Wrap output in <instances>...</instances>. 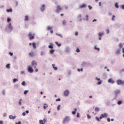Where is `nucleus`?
I'll use <instances>...</instances> for the list:
<instances>
[{
	"label": "nucleus",
	"instance_id": "c9c22d12",
	"mask_svg": "<svg viewBox=\"0 0 124 124\" xmlns=\"http://www.w3.org/2000/svg\"><path fill=\"white\" fill-rule=\"evenodd\" d=\"M45 55V52L44 51H41V56H44Z\"/></svg>",
	"mask_w": 124,
	"mask_h": 124
},
{
	"label": "nucleus",
	"instance_id": "ddd939ff",
	"mask_svg": "<svg viewBox=\"0 0 124 124\" xmlns=\"http://www.w3.org/2000/svg\"><path fill=\"white\" fill-rule=\"evenodd\" d=\"M86 6H87V5H86V4H85V3H83L79 6V9L85 8V7H86Z\"/></svg>",
	"mask_w": 124,
	"mask_h": 124
},
{
	"label": "nucleus",
	"instance_id": "de8ad7c7",
	"mask_svg": "<svg viewBox=\"0 0 124 124\" xmlns=\"http://www.w3.org/2000/svg\"><path fill=\"white\" fill-rule=\"evenodd\" d=\"M91 118H92V117L90 115L87 114V118L88 119V120H90Z\"/></svg>",
	"mask_w": 124,
	"mask_h": 124
},
{
	"label": "nucleus",
	"instance_id": "ea45409f",
	"mask_svg": "<svg viewBox=\"0 0 124 124\" xmlns=\"http://www.w3.org/2000/svg\"><path fill=\"white\" fill-rule=\"evenodd\" d=\"M29 93V90H25L24 92V94H27Z\"/></svg>",
	"mask_w": 124,
	"mask_h": 124
},
{
	"label": "nucleus",
	"instance_id": "6e6552de",
	"mask_svg": "<svg viewBox=\"0 0 124 124\" xmlns=\"http://www.w3.org/2000/svg\"><path fill=\"white\" fill-rule=\"evenodd\" d=\"M108 83H109L110 84H114L115 83V81L113 80L112 78H109L108 80Z\"/></svg>",
	"mask_w": 124,
	"mask_h": 124
},
{
	"label": "nucleus",
	"instance_id": "37998d69",
	"mask_svg": "<svg viewBox=\"0 0 124 124\" xmlns=\"http://www.w3.org/2000/svg\"><path fill=\"white\" fill-rule=\"evenodd\" d=\"M21 85L22 86H26V82L25 81L22 82V83H21Z\"/></svg>",
	"mask_w": 124,
	"mask_h": 124
},
{
	"label": "nucleus",
	"instance_id": "4c0bfd02",
	"mask_svg": "<svg viewBox=\"0 0 124 124\" xmlns=\"http://www.w3.org/2000/svg\"><path fill=\"white\" fill-rule=\"evenodd\" d=\"M97 84L98 85H101V84H102V81L101 80H99V81L97 83Z\"/></svg>",
	"mask_w": 124,
	"mask_h": 124
},
{
	"label": "nucleus",
	"instance_id": "774afa93",
	"mask_svg": "<svg viewBox=\"0 0 124 124\" xmlns=\"http://www.w3.org/2000/svg\"><path fill=\"white\" fill-rule=\"evenodd\" d=\"M122 9L124 10V4L122 5Z\"/></svg>",
	"mask_w": 124,
	"mask_h": 124
},
{
	"label": "nucleus",
	"instance_id": "58836bf2",
	"mask_svg": "<svg viewBox=\"0 0 124 124\" xmlns=\"http://www.w3.org/2000/svg\"><path fill=\"white\" fill-rule=\"evenodd\" d=\"M60 108H61V105H59L57 107V110L60 111Z\"/></svg>",
	"mask_w": 124,
	"mask_h": 124
},
{
	"label": "nucleus",
	"instance_id": "e433bc0d",
	"mask_svg": "<svg viewBox=\"0 0 124 124\" xmlns=\"http://www.w3.org/2000/svg\"><path fill=\"white\" fill-rule=\"evenodd\" d=\"M62 24L64 26L66 24V20H63L62 21Z\"/></svg>",
	"mask_w": 124,
	"mask_h": 124
},
{
	"label": "nucleus",
	"instance_id": "8fccbe9b",
	"mask_svg": "<svg viewBox=\"0 0 124 124\" xmlns=\"http://www.w3.org/2000/svg\"><path fill=\"white\" fill-rule=\"evenodd\" d=\"M88 8L90 10L93 9V7L91 6V5H88Z\"/></svg>",
	"mask_w": 124,
	"mask_h": 124
},
{
	"label": "nucleus",
	"instance_id": "0eeeda50",
	"mask_svg": "<svg viewBox=\"0 0 124 124\" xmlns=\"http://www.w3.org/2000/svg\"><path fill=\"white\" fill-rule=\"evenodd\" d=\"M8 29L10 31H13V27L12 26H11V23H9V24L8 25Z\"/></svg>",
	"mask_w": 124,
	"mask_h": 124
},
{
	"label": "nucleus",
	"instance_id": "f3484780",
	"mask_svg": "<svg viewBox=\"0 0 124 124\" xmlns=\"http://www.w3.org/2000/svg\"><path fill=\"white\" fill-rule=\"evenodd\" d=\"M76 112H77V109L76 108H75L74 109V111H72V114L73 115H75V114H76Z\"/></svg>",
	"mask_w": 124,
	"mask_h": 124
},
{
	"label": "nucleus",
	"instance_id": "2eb2a0df",
	"mask_svg": "<svg viewBox=\"0 0 124 124\" xmlns=\"http://www.w3.org/2000/svg\"><path fill=\"white\" fill-rule=\"evenodd\" d=\"M101 115H103V118H107V117H108V114L106 113H104V114H102Z\"/></svg>",
	"mask_w": 124,
	"mask_h": 124
},
{
	"label": "nucleus",
	"instance_id": "1a4fd4ad",
	"mask_svg": "<svg viewBox=\"0 0 124 124\" xmlns=\"http://www.w3.org/2000/svg\"><path fill=\"white\" fill-rule=\"evenodd\" d=\"M114 93H115L116 96H117V95H118V94H120V93H121V90H116L114 91Z\"/></svg>",
	"mask_w": 124,
	"mask_h": 124
},
{
	"label": "nucleus",
	"instance_id": "6ab92c4d",
	"mask_svg": "<svg viewBox=\"0 0 124 124\" xmlns=\"http://www.w3.org/2000/svg\"><path fill=\"white\" fill-rule=\"evenodd\" d=\"M116 53L117 54V55L121 54V49H117L116 51Z\"/></svg>",
	"mask_w": 124,
	"mask_h": 124
},
{
	"label": "nucleus",
	"instance_id": "0e129e2a",
	"mask_svg": "<svg viewBox=\"0 0 124 124\" xmlns=\"http://www.w3.org/2000/svg\"><path fill=\"white\" fill-rule=\"evenodd\" d=\"M9 54L10 56H13V53H12V52H9Z\"/></svg>",
	"mask_w": 124,
	"mask_h": 124
},
{
	"label": "nucleus",
	"instance_id": "f704fd0d",
	"mask_svg": "<svg viewBox=\"0 0 124 124\" xmlns=\"http://www.w3.org/2000/svg\"><path fill=\"white\" fill-rule=\"evenodd\" d=\"M2 93L3 95H5V90H3L2 91Z\"/></svg>",
	"mask_w": 124,
	"mask_h": 124
},
{
	"label": "nucleus",
	"instance_id": "6e6d98bb",
	"mask_svg": "<svg viewBox=\"0 0 124 124\" xmlns=\"http://www.w3.org/2000/svg\"><path fill=\"white\" fill-rule=\"evenodd\" d=\"M7 21L8 23H9V22H10V21H11V19L9 18H8L7 19Z\"/></svg>",
	"mask_w": 124,
	"mask_h": 124
},
{
	"label": "nucleus",
	"instance_id": "3c124183",
	"mask_svg": "<svg viewBox=\"0 0 124 124\" xmlns=\"http://www.w3.org/2000/svg\"><path fill=\"white\" fill-rule=\"evenodd\" d=\"M76 52L77 53H80V49H79L78 48L77 49H76Z\"/></svg>",
	"mask_w": 124,
	"mask_h": 124
},
{
	"label": "nucleus",
	"instance_id": "b1692460",
	"mask_svg": "<svg viewBox=\"0 0 124 124\" xmlns=\"http://www.w3.org/2000/svg\"><path fill=\"white\" fill-rule=\"evenodd\" d=\"M56 35H58V36H60V37H61V38H62L63 37L62 34H59L58 33H56Z\"/></svg>",
	"mask_w": 124,
	"mask_h": 124
},
{
	"label": "nucleus",
	"instance_id": "473e14b6",
	"mask_svg": "<svg viewBox=\"0 0 124 124\" xmlns=\"http://www.w3.org/2000/svg\"><path fill=\"white\" fill-rule=\"evenodd\" d=\"M6 11L7 12H12V9H7Z\"/></svg>",
	"mask_w": 124,
	"mask_h": 124
},
{
	"label": "nucleus",
	"instance_id": "4468645a",
	"mask_svg": "<svg viewBox=\"0 0 124 124\" xmlns=\"http://www.w3.org/2000/svg\"><path fill=\"white\" fill-rule=\"evenodd\" d=\"M65 52H66V53H69L70 52V48H69V47L68 46L66 47Z\"/></svg>",
	"mask_w": 124,
	"mask_h": 124
},
{
	"label": "nucleus",
	"instance_id": "a211bd4d",
	"mask_svg": "<svg viewBox=\"0 0 124 124\" xmlns=\"http://www.w3.org/2000/svg\"><path fill=\"white\" fill-rule=\"evenodd\" d=\"M49 53H50V54H51V55H52V54H54V53H55V50L54 49H50L49 50Z\"/></svg>",
	"mask_w": 124,
	"mask_h": 124
},
{
	"label": "nucleus",
	"instance_id": "680f3d73",
	"mask_svg": "<svg viewBox=\"0 0 124 124\" xmlns=\"http://www.w3.org/2000/svg\"><path fill=\"white\" fill-rule=\"evenodd\" d=\"M7 115V114H6V113H4L3 114V117H6Z\"/></svg>",
	"mask_w": 124,
	"mask_h": 124
},
{
	"label": "nucleus",
	"instance_id": "13d9d810",
	"mask_svg": "<svg viewBox=\"0 0 124 124\" xmlns=\"http://www.w3.org/2000/svg\"><path fill=\"white\" fill-rule=\"evenodd\" d=\"M15 88H16V89H18V88H19V85L17 84L15 85Z\"/></svg>",
	"mask_w": 124,
	"mask_h": 124
},
{
	"label": "nucleus",
	"instance_id": "9d476101",
	"mask_svg": "<svg viewBox=\"0 0 124 124\" xmlns=\"http://www.w3.org/2000/svg\"><path fill=\"white\" fill-rule=\"evenodd\" d=\"M68 94H69V91L68 90H66L64 92V96H68Z\"/></svg>",
	"mask_w": 124,
	"mask_h": 124
},
{
	"label": "nucleus",
	"instance_id": "338daca9",
	"mask_svg": "<svg viewBox=\"0 0 124 124\" xmlns=\"http://www.w3.org/2000/svg\"><path fill=\"white\" fill-rule=\"evenodd\" d=\"M0 124H3V121H0Z\"/></svg>",
	"mask_w": 124,
	"mask_h": 124
},
{
	"label": "nucleus",
	"instance_id": "412c9836",
	"mask_svg": "<svg viewBox=\"0 0 124 124\" xmlns=\"http://www.w3.org/2000/svg\"><path fill=\"white\" fill-rule=\"evenodd\" d=\"M83 20H84L85 21H89V16L88 15H87L86 16V18H83Z\"/></svg>",
	"mask_w": 124,
	"mask_h": 124
},
{
	"label": "nucleus",
	"instance_id": "2f4dec72",
	"mask_svg": "<svg viewBox=\"0 0 124 124\" xmlns=\"http://www.w3.org/2000/svg\"><path fill=\"white\" fill-rule=\"evenodd\" d=\"M122 103H123V101H119L118 102V103H117V104H118V105H121V104H122Z\"/></svg>",
	"mask_w": 124,
	"mask_h": 124
},
{
	"label": "nucleus",
	"instance_id": "f257e3e1",
	"mask_svg": "<svg viewBox=\"0 0 124 124\" xmlns=\"http://www.w3.org/2000/svg\"><path fill=\"white\" fill-rule=\"evenodd\" d=\"M69 121H70V118L69 117L66 116L65 118L63 120V124H67V123H69Z\"/></svg>",
	"mask_w": 124,
	"mask_h": 124
},
{
	"label": "nucleus",
	"instance_id": "c85d7f7f",
	"mask_svg": "<svg viewBox=\"0 0 124 124\" xmlns=\"http://www.w3.org/2000/svg\"><path fill=\"white\" fill-rule=\"evenodd\" d=\"M95 111L99 112V108L97 107L95 108Z\"/></svg>",
	"mask_w": 124,
	"mask_h": 124
},
{
	"label": "nucleus",
	"instance_id": "bb28decb",
	"mask_svg": "<svg viewBox=\"0 0 124 124\" xmlns=\"http://www.w3.org/2000/svg\"><path fill=\"white\" fill-rule=\"evenodd\" d=\"M6 68H7L8 69H10V64H7L6 65Z\"/></svg>",
	"mask_w": 124,
	"mask_h": 124
},
{
	"label": "nucleus",
	"instance_id": "dca6fc26",
	"mask_svg": "<svg viewBox=\"0 0 124 124\" xmlns=\"http://www.w3.org/2000/svg\"><path fill=\"white\" fill-rule=\"evenodd\" d=\"M50 45L48 46V48L49 49H53V48H54V47L53 46V44L52 43H50Z\"/></svg>",
	"mask_w": 124,
	"mask_h": 124
},
{
	"label": "nucleus",
	"instance_id": "c756f323",
	"mask_svg": "<svg viewBox=\"0 0 124 124\" xmlns=\"http://www.w3.org/2000/svg\"><path fill=\"white\" fill-rule=\"evenodd\" d=\"M94 48L95 49V50H97V51H100V50L99 47H96V46H94Z\"/></svg>",
	"mask_w": 124,
	"mask_h": 124
},
{
	"label": "nucleus",
	"instance_id": "9b49d317",
	"mask_svg": "<svg viewBox=\"0 0 124 124\" xmlns=\"http://www.w3.org/2000/svg\"><path fill=\"white\" fill-rule=\"evenodd\" d=\"M9 119H10V120H15V119L17 118V116H13V115H9Z\"/></svg>",
	"mask_w": 124,
	"mask_h": 124
},
{
	"label": "nucleus",
	"instance_id": "79ce46f5",
	"mask_svg": "<svg viewBox=\"0 0 124 124\" xmlns=\"http://www.w3.org/2000/svg\"><path fill=\"white\" fill-rule=\"evenodd\" d=\"M47 31H49V30H52V28H51V27H50V26H47Z\"/></svg>",
	"mask_w": 124,
	"mask_h": 124
},
{
	"label": "nucleus",
	"instance_id": "f03ea898",
	"mask_svg": "<svg viewBox=\"0 0 124 124\" xmlns=\"http://www.w3.org/2000/svg\"><path fill=\"white\" fill-rule=\"evenodd\" d=\"M62 10V7L60 6V5H57L56 10L55 11L56 13H58V14L60 13V12H61Z\"/></svg>",
	"mask_w": 124,
	"mask_h": 124
},
{
	"label": "nucleus",
	"instance_id": "a19ab883",
	"mask_svg": "<svg viewBox=\"0 0 124 124\" xmlns=\"http://www.w3.org/2000/svg\"><path fill=\"white\" fill-rule=\"evenodd\" d=\"M95 120H96V121H97L98 122H100V120L98 117H95Z\"/></svg>",
	"mask_w": 124,
	"mask_h": 124
},
{
	"label": "nucleus",
	"instance_id": "5701e85b",
	"mask_svg": "<svg viewBox=\"0 0 124 124\" xmlns=\"http://www.w3.org/2000/svg\"><path fill=\"white\" fill-rule=\"evenodd\" d=\"M29 56H30L31 57H33V56H34V53L33 52H30L29 53Z\"/></svg>",
	"mask_w": 124,
	"mask_h": 124
},
{
	"label": "nucleus",
	"instance_id": "603ef678",
	"mask_svg": "<svg viewBox=\"0 0 124 124\" xmlns=\"http://www.w3.org/2000/svg\"><path fill=\"white\" fill-rule=\"evenodd\" d=\"M77 118H79L80 117V113H79V112L77 113Z\"/></svg>",
	"mask_w": 124,
	"mask_h": 124
},
{
	"label": "nucleus",
	"instance_id": "cd10ccee",
	"mask_svg": "<svg viewBox=\"0 0 124 124\" xmlns=\"http://www.w3.org/2000/svg\"><path fill=\"white\" fill-rule=\"evenodd\" d=\"M22 99H19V102H18V104L19 105H20V106H22Z\"/></svg>",
	"mask_w": 124,
	"mask_h": 124
},
{
	"label": "nucleus",
	"instance_id": "bf43d9fd",
	"mask_svg": "<svg viewBox=\"0 0 124 124\" xmlns=\"http://www.w3.org/2000/svg\"><path fill=\"white\" fill-rule=\"evenodd\" d=\"M43 121L44 122V124L47 122V120H46V119H45V118L43 119Z\"/></svg>",
	"mask_w": 124,
	"mask_h": 124
},
{
	"label": "nucleus",
	"instance_id": "7c9ffc66",
	"mask_svg": "<svg viewBox=\"0 0 124 124\" xmlns=\"http://www.w3.org/2000/svg\"><path fill=\"white\" fill-rule=\"evenodd\" d=\"M39 124H45V123H44L43 122V120H39Z\"/></svg>",
	"mask_w": 124,
	"mask_h": 124
},
{
	"label": "nucleus",
	"instance_id": "aec40b11",
	"mask_svg": "<svg viewBox=\"0 0 124 124\" xmlns=\"http://www.w3.org/2000/svg\"><path fill=\"white\" fill-rule=\"evenodd\" d=\"M98 34L99 36L101 37L102 35H104V33L100 32L98 33Z\"/></svg>",
	"mask_w": 124,
	"mask_h": 124
},
{
	"label": "nucleus",
	"instance_id": "69168bd1",
	"mask_svg": "<svg viewBox=\"0 0 124 124\" xmlns=\"http://www.w3.org/2000/svg\"><path fill=\"white\" fill-rule=\"evenodd\" d=\"M16 124H21V121H19L18 123H16Z\"/></svg>",
	"mask_w": 124,
	"mask_h": 124
},
{
	"label": "nucleus",
	"instance_id": "20e7f679",
	"mask_svg": "<svg viewBox=\"0 0 124 124\" xmlns=\"http://www.w3.org/2000/svg\"><path fill=\"white\" fill-rule=\"evenodd\" d=\"M117 85H124V80H122V79H119L116 81Z\"/></svg>",
	"mask_w": 124,
	"mask_h": 124
},
{
	"label": "nucleus",
	"instance_id": "e2e57ef3",
	"mask_svg": "<svg viewBox=\"0 0 124 124\" xmlns=\"http://www.w3.org/2000/svg\"><path fill=\"white\" fill-rule=\"evenodd\" d=\"M56 101H61V98L56 99Z\"/></svg>",
	"mask_w": 124,
	"mask_h": 124
},
{
	"label": "nucleus",
	"instance_id": "052dcab7",
	"mask_svg": "<svg viewBox=\"0 0 124 124\" xmlns=\"http://www.w3.org/2000/svg\"><path fill=\"white\" fill-rule=\"evenodd\" d=\"M95 80H97V81H100V78H95Z\"/></svg>",
	"mask_w": 124,
	"mask_h": 124
},
{
	"label": "nucleus",
	"instance_id": "a878e982",
	"mask_svg": "<svg viewBox=\"0 0 124 124\" xmlns=\"http://www.w3.org/2000/svg\"><path fill=\"white\" fill-rule=\"evenodd\" d=\"M32 46L33 49H36V45H35V43H32Z\"/></svg>",
	"mask_w": 124,
	"mask_h": 124
},
{
	"label": "nucleus",
	"instance_id": "c03bdc74",
	"mask_svg": "<svg viewBox=\"0 0 124 124\" xmlns=\"http://www.w3.org/2000/svg\"><path fill=\"white\" fill-rule=\"evenodd\" d=\"M115 7L116 8H119V5H118V3H116L115 4Z\"/></svg>",
	"mask_w": 124,
	"mask_h": 124
},
{
	"label": "nucleus",
	"instance_id": "72a5a7b5",
	"mask_svg": "<svg viewBox=\"0 0 124 124\" xmlns=\"http://www.w3.org/2000/svg\"><path fill=\"white\" fill-rule=\"evenodd\" d=\"M29 20V16H25V21H28Z\"/></svg>",
	"mask_w": 124,
	"mask_h": 124
},
{
	"label": "nucleus",
	"instance_id": "49530a36",
	"mask_svg": "<svg viewBox=\"0 0 124 124\" xmlns=\"http://www.w3.org/2000/svg\"><path fill=\"white\" fill-rule=\"evenodd\" d=\"M119 47L121 48H123V44L120 43L119 44Z\"/></svg>",
	"mask_w": 124,
	"mask_h": 124
},
{
	"label": "nucleus",
	"instance_id": "39448f33",
	"mask_svg": "<svg viewBox=\"0 0 124 124\" xmlns=\"http://www.w3.org/2000/svg\"><path fill=\"white\" fill-rule=\"evenodd\" d=\"M28 71L30 73H33V69H32V68L31 66H28Z\"/></svg>",
	"mask_w": 124,
	"mask_h": 124
},
{
	"label": "nucleus",
	"instance_id": "4d7b16f0",
	"mask_svg": "<svg viewBox=\"0 0 124 124\" xmlns=\"http://www.w3.org/2000/svg\"><path fill=\"white\" fill-rule=\"evenodd\" d=\"M103 118V115L101 114V116L99 117V120H101V119H102Z\"/></svg>",
	"mask_w": 124,
	"mask_h": 124
},
{
	"label": "nucleus",
	"instance_id": "864d4df0",
	"mask_svg": "<svg viewBox=\"0 0 124 124\" xmlns=\"http://www.w3.org/2000/svg\"><path fill=\"white\" fill-rule=\"evenodd\" d=\"M106 31H107V34H108V33H109V32H110V31L109 30V29H107Z\"/></svg>",
	"mask_w": 124,
	"mask_h": 124
},
{
	"label": "nucleus",
	"instance_id": "4be33fe9",
	"mask_svg": "<svg viewBox=\"0 0 124 124\" xmlns=\"http://www.w3.org/2000/svg\"><path fill=\"white\" fill-rule=\"evenodd\" d=\"M18 81H19L18 78H14L13 80V83H16V82H18Z\"/></svg>",
	"mask_w": 124,
	"mask_h": 124
},
{
	"label": "nucleus",
	"instance_id": "09e8293b",
	"mask_svg": "<svg viewBox=\"0 0 124 124\" xmlns=\"http://www.w3.org/2000/svg\"><path fill=\"white\" fill-rule=\"evenodd\" d=\"M46 106H47V104H45L44 105V109H46L47 108V107H46Z\"/></svg>",
	"mask_w": 124,
	"mask_h": 124
},
{
	"label": "nucleus",
	"instance_id": "393cba45",
	"mask_svg": "<svg viewBox=\"0 0 124 124\" xmlns=\"http://www.w3.org/2000/svg\"><path fill=\"white\" fill-rule=\"evenodd\" d=\"M55 43L56 44V45H57V46H58L59 47H61V46H62V44H59V42H55Z\"/></svg>",
	"mask_w": 124,
	"mask_h": 124
},
{
	"label": "nucleus",
	"instance_id": "a18cd8bd",
	"mask_svg": "<svg viewBox=\"0 0 124 124\" xmlns=\"http://www.w3.org/2000/svg\"><path fill=\"white\" fill-rule=\"evenodd\" d=\"M115 17H116V16H115V15L112 16V17L111 18L112 21H114L115 20V19H114V18H115Z\"/></svg>",
	"mask_w": 124,
	"mask_h": 124
},
{
	"label": "nucleus",
	"instance_id": "f8f14e48",
	"mask_svg": "<svg viewBox=\"0 0 124 124\" xmlns=\"http://www.w3.org/2000/svg\"><path fill=\"white\" fill-rule=\"evenodd\" d=\"M44 10H45V4H43L42 7H41V11L42 12H44Z\"/></svg>",
	"mask_w": 124,
	"mask_h": 124
},
{
	"label": "nucleus",
	"instance_id": "7ed1b4c3",
	"mask_svg": "<svg viewBox=\"0 0 124 124\" xmlns=\"http://www.w3.org/2000/svg\"><path fill=\"white\" fill-rule=\"evenodd\" d=\"M31 66L34 67V68H36V66H37V62L35 61H32L31 63Z\"/></svg>",
	"mask_w": 124,
	"mask_h": 124
},
{
	"label": "nucleus",
	"instance_id": "423d86ee",
	"mask_svg": "<svg viewBox=\"0 0 124 124\" xmlns=\"http://www.w3.org/2000/svg\"><path fill=\"white\" fill-rule=\"evenodd\" d=\"M28 36H29V38L30 40H31V39H33L34 38V34H32L31 32H29Z\"/></svg>",
	"mask_w": 124,
	"mask_h": 124
},
{
	"label": "nucleus",
	"instance_id": "5fc2aeb1",
	"mask_svg": "<svg viewBox=\"0 0 124 124\" xmlns=\"http://www.w3.org/2000/svg\"><path fill=\"white\" fill-rule=\"evenodd\" d=\"M81 17H82V16L81 14H79L78 16V18L79 19V18H81Z\"/></svg>",
	"mask_w": 124,
	"mask_h": 124
}]
</instances>
